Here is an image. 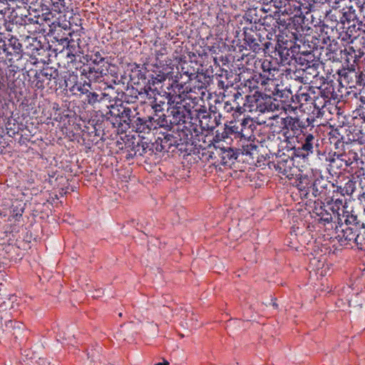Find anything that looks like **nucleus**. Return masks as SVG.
<instances>
[{
	"label": "nucleus",
	"instance_id": "nucleus-24",
	"mask_svg": "<svg viewBox=\"0 0 365 365\" xmlns=\"http://www.w3.org/2000/svg\"><path fill=\"white\" fill-rule=\"evenodd\" d=\"M291 131L292 130H287L285 128H283L282 127V130H280V133L282 134L283 137L284 138V140L287 143L290 142V139H292L295 134V132L291 133Z\"/></svg>",
	"mask_w": 365,
	"mask_h": 365
},
{
	"label": "nucleus",
	"instance_id": "nucleus-32",
	"mask_svg": "<svg viewBox=\"0 0 365 365\" xmlns=\"http://www.w3.org/2000/svg\"><path fill=\"white\" fill-rule=\"evenodd\" d=\"M278 52L281 56H286L289 55V50L287 48H283L279 46L278 48Z\"/></svg>",
	"mask_w": 365,
	"mask_h": 365
},
{
	"label": "nucleus",
	"instance_id": "nucleus-40",
	"mask_svg": "<svg viewBox=\"0 0 365 365\" xmlns=\"http://www.w3.org/2000/svg\"><path fill=\"white\" fill-rule=\"evenodd\" d=\"M155 365H169V362L168 361H164L163 363H158Z\"/></svg>",
	"mask_w": 365,
	"mask_h": 365
},
{
	"label": "nucleus",
	"instance_id": "nucleus-9",
	"mask_svg": "<svg viewBox=\"0 0 365 365\" xmlns=\"http://www.w3.org/2000/svg\"><path fill=\"white\" fill-rule=\"evenodd\" d=\"M279 123L283 128L292 130V132L297 130L299 126V120L291 116L280 118Z\"/></svg>",
	"mask_w": 365,
	"mask_h": 365
},
{
	"label": "nucleus",
	"instance_id": "nucleus-17",
	"mask_svg": "<svg viewBox=\"0 0 365 365\" xmlns=\"http://www.w3.org/2000/svg\"><path fill=\"white\" fill-rule=\"evenodd\" d=\"M133 127L135 128L136 132L143 133L145 132L146 129L150 130L148 126L145 125V121L141 118H137L136 120H133Z\"/></svg>",
	"mask_w": 365,
	"mask_h": 365
},
{
	"label": "nucleus",
	"instance_id": "nucleus-42",
	"mask_svg": "<svg viewBox=\"0 0 365 365\" xmlns=\"http://www.w3.org/2000/svg\"><path fill=\"white\" fill-rule=\"evenodd\" d=\"M9 324H10L11 326L12 325V322L11 321H9L8 322V324H6V326H8Z\"/></svg>",
	"mask_w": 365,
	"mask_h": 365
},
{
	"label": "nucleus",
	"instance_id": "nucleus-14",
	"mask_svg": "<svg viewBox=\"0 0 365 365\" xmlns=\"http://www.w3.org/2000/svg\"><path fill=\"white\" fill-rule=\"evenodd\" d=\"M58 76L57 70H53L51 68H43L39 73H36L34 76L35 78H46L47 80L51 81L52 78H56Z\"/></svg>",
	"mask_w": 365,
	"mask_h": 365
},
{
	"label": "nucleus",
	"instance_id": "nucleus-44",
	"mask_svg": "<svg viewBox=\"0 0 365 365\" xmlns=\"http://www.w3.org/2000/svg\"><path fill=\"white\" fill-rule=\"evenodd\" d=\"M278 118L277 115L273 116L272 118Z\"/></svg>",
	"mask_w": 365,
	"mask_h": 365
},
{
	"label": "nucleus",
	"instance_id": "nucleus-39",
	"mask_svg": "<svg viewBox=\"0 0 365 365\" xmlns=\"http://www.w3.org/2000/svg\"><path fill=\"white\" fill-rule=\"evenodd\" d=\"M74 56H75L73 53H68V54H67V57L69 58L71 61H73V58Z\"/></svg>",
	"mask_w": 365,
	"mask_h": 365
},
{
	"label": "nucleus",
	"instance_id": "nucleus-29",
	"mask_svg": "<svg viewBox=\"0 0 365 365\" xmlns=\"http://www.w3.org/2000/svg\"><path fill=\"white\" fill-rule=\"evenodd\" d=\"M105 63L104 58L103 57H101L98 53H96L95 54V58H93L92 60V63L93 65H97V64H101V63Z\"/></svg>",
	"mask_w": 365,
	"mask_h": 365
},
{
	"label": "nucleus",
	"instance_id": "nucleus-27",
	"mask_svg": "<svg viewBox=\"0 0 365 365\" xmlns=\"http://www.w3.org/2000/svg\"><path fill=\"white\" fill-rule=\"evenodd\" d=\"M157 88H153L150 86V84H146L143 88L139 92V95L143 96L144 93H150V92H157Z\"/></svg>",
	"mask_w": 365,
	"mask_h": 365
},
{
	"label": "nucleus",
	"instance_id": "nucleus-35",
	"mask_svg": "<svg viewBox=\"0 0 365 365\" xmlns=\"http://www.w3.org/2000/svg\"><path fill=\"white\" fill-rule=\"evenodd\" d=\"M35 79L36 80L35 86L37 88H44L43 79L42 78H35Z\"/></svg>",
	"mask_w": 365,
	"mask_h": 365
},
{
	"label": "nucleus",
	"instance_id": "nucleus-41",
	"mask_svg": "<svg viewBox=\"0 0 365 365\" xmlns=\"http://www.w3.org/2000/svg\"><path fill=\"white\" fill-rule=\"evenodd\" d=\"M318 1H319V2H322V3H324V2H327V3H328L329 5H330V4H331V0H318Z\"/></svg>",
	"mask_w": 365,
	"mask_h": 365
},
{
	"label": "nucleus",
	"instance_id": "nucleus-26",
	"mask_svg": "<svg viewBox=\"0 0 365 365\" xmlns=\"http://www.w3.org/2000/svg\"><path fill=\"white\" fill-rule=\"evenodd\" d=\"M259 81H261V76L257 78H254L250 81H247L245 86H248L250 88H255L257 87V84L259 83Z\"/></svg>",
	"mask_w": 365,
	"mask_h": 365
},
{
	"label": "nucleus",
	"instance_id": "nucleus-21",
	"mask_svg": "<svg viewBox=\"0 0 365 365\" xmlns=\"http://www.w3.org/2000/svg\"><path fill=\"white\" fill-rule=\"evenodd\" d=\"M325 99L322 98L314 96V98L312 100V103L313 104L314 107L317 110H320L323 108L325 106Z\"/></svg>",
	"mask_w": 365,
	"mask_h": 365
},
{
	"label": "nucleus",
	"instance_id": "nucleus-3",
	"mask_svg": "<svg viewBox=\"0 0 365 365\" xmlns=\"http://www.w3.org/2000/svg\"><path fill=\"white\" fill-rule=\"evenodd\" d=\"M272 98L259 95L258 96H248L247 97V103H244V106H248V110L252 111L255 110L259 113H265L269 111H274L277 110L279 105L276 104Z\"/></svg>",
	"mask_w": 365,
	"mask_h": 365
},
{
	"label": "nucleus",
	"instance_id": "nucleus-7",
	"mask_svg": "<svg viewBox=\"0 0 365 365\" xmlns=\"http://www.w3.org/2000/svg\"><path fill=\"white\" fill-rule=\"evenodd\" d=\"M220 151L222 165L231 164L237 158V153L231 148H220Z\"/></svg>",
	"mask_w": 365,
	"mask_h": 365
},
{
	"label": "nucleus",
	"instance_id": "nucleus-20",
	"mask_svg": "<svg viewBox=\"0 0 365 365\" xmlns=\"http://www.w3.org/2000/svg\"><path fill=\"white\" fill-rule=\"evenodd\" d=\"M123 106H120V108L118 106H111L109 112L107 113V115H110L111 117H115V120L119 119L120 113L122 111Z\"/></svg>",
	"mask_w": 365,
	"mask_h": 365
},
{
	"label": "nucleus",
	"instance_id": "nucleus-38",
	"mask_svg": "<svg viewBox=\"0 0 365 365\" xmlns=\"http://www.w3.org/2000/svg\"><path fill=\"white\" fill-rule=\"evenodd\" d=\"M173 138V136L170 134H168L165 136L164 139L162 140V142L168 143V141L171 140V139Z\"/></svg>",
	"mask_w": 365,
	"mask_h": 365
},
{
	"label": "nucleus",
	"instance_id": "nucleus-33",
	"mask_svg": "<svg viewBox=\"0 0 365 365\" xmlns=\"http://www.w3.org/2000/svg\"><path fill=\"white\" fill-rule=\"evenodd\" d=\"M160 79H159L158 77H152L151 79L148 80L147 84H150V86L153 88L156 83H160Z\"/></svg>",
	"mask_w": 365,
	"mask_h": 365
},
{
	"label": "nucleus",
	"instance_id": "nucleus-15",
	"mask_svg": "<svg viewBox=\"0 0 365 365\" xmlns=\"http://www.w3.org/2000/svg\"><path fill=\"white\" fill-rule=\"evenodd\" d=\"M84 71L88 73L89 78H98V75H103L104 73V69L102 68V66H100V64L93 66L90 65L87 69H84Z\"/></svg>",
	"mask_w": 365,
	"mask_h": 365
},
{
	"label": "nucleus",
	"instance_id": "nucleus-8",
	"mask_svg": "<svg viewBox=\"0 0 365 365\" xmlns=\"http://www.w3.org/2000/svg\"><path fill=\"white\" fill-rule=\"evenodd\" d=\"M363 234H356L353 232L352 227H347L343 230V237L347 241L354 240L356 245H362V241L365 240L363 237L365 235V229Z\"/></svg>",
	"mask_w": 365,
	"mask_h": 365
},
{
	"label": "nucleus",
	"instance_id": "nucleus-13",
	"mask_svg": "<svg viewBox=\"0 0 365 365\" xmlns=\"http://www.w3.org/2000/svg\"><path fill=\"white\" fill-rule=\"evenodd\" d=\"M314 61H316L314 55L310 52L301 53L296 57V62L303 68L307 67Z\"/></svg>",
	"mask_w": 365,
	"mask_h": 365
},
{
	"label": "nucleus",
	"instance_id": "nucleus-16",
	"mask_svg": "<svg viewBox=\"0 0 365 365\" xmlns=\"http://www.w3.org/2000/svg\"><path fill=\"white\" fill-rule=\"evenodd\" d=\"M241 129L240 130H237L238 128H236V132L241 134L242 137H245L247 134V130L250 129L252 130L251 127L253 125L252 121L250 118H245L240 123Z\"/></svg>",
	"mask_w": 365,
	"mask_h": 365
},
{
	"label": "nucleus",
	"instance_id": "nucleus-1",
	"mask_svg": "<svg viewBox=\"0 0 365 365\" xmlns=\"http://www.w3.org/2000/svg\"><path fill=\"white\" fill-rule=\"evenodd\" d=\"M269 63L267 66L263 63L262 68L264 70V75L261 76L260 85L262 90L264 91L262 95L272 98L274 101H277V98L283 100L288 98L289 94L291 93L289 90H286L283 88V85L279 83V80L273 78L274 74L272 71H275V69H272L269 67Z\"/></svg>",
	"mask_w": 365,
	"mask_h": 365
},
{
	"label": "nucleus",
	"instance_id": "nucleus-4",
	"mask_svg": "<svg viewBox=\"0 0 365 365\" xmlns=\"http://www.w3.org/2000/svg\"><path fill=\"white\" fill-rule=\"evenodd\" d=\"M319 66V61L316 60L312 63L309 64V66L307 67L299 68V69L296 70L293 73L294 78L296 80H299L301 83H307L312 78L318 76Z\"/></svg>",
	"mask_w": 365,
	"mask_h": 365
},
{
	"label": "nucleus",
	"instance_id": "nucleus-25",
	"mask_svg": "<svg viewBox=\"0 0 365 365\" xmlns=\"http://www.w3.org/2000/svg\"><path fill=\"white\" fill-rule=\"evenodd\" d=\"M151 103L152 108L154 109L155 112H160L163 110V106L165 104L164 101H158V98H155V100H153Z\"/></svg>",
	"mask_w": 365,
	"mask_h": 365
},
{
	"label": "nucleus",
	"instance_id": "nucleus-12",
	"mask_svg": "<svg viewBox=\"0 0 365 365\" xmlns=\"http://www.w3.org/2000/svg\"><path fill=\"white\" fill-rule=\"evenodd\" d=\"M247 96H246V98ZM233 98H234V99H233L232 103L235 104V106L236 107V110L238 113H242L246 111L247 108L248 109V106L243 105L244 103H247V98L245 100H244L241 92H240L239 91H237L233 94Z\"/></svg>",
	"mask_w": 365,
	"mask_h": 365
},
{
	"label": "nucleus",
	"instance_id": "nucleus-10",
	"mask_svg": "<svg viewBox=\"0 0 365 365\" xmlns=\"http://www.w3.org/2000/svg\"><path fill=\"white\" fill-rule=\"evenodd\" d=\"M314 137L312 134H308L305 135V139L304 143L302 145V153L301 155L302 157L308 156L310 153H313L314 145Z\"/></svg>",
	"mask_w": 365,
	"mask_h": 365
},
{
	"label": "nucleus",
	"instance_id": "nucleus-22",
	"mask_svg": "<svg viewBox=\"0 0 365 365\" xmlns=\"http://www.w3.org/2000/svg\"><path fill=\"white\" fill-rule=\"evenodd\" d=\"M155 122H156L157 125H158L160 127H163V128H170V127L171 123L168 122V120L166 118V115L164 114L163 115L159 116V118L155 120Z\"/></svg>",
	"mask_w": 365,
	"mask_h": 365
},
{
	"label": "nucleus",
	"instance_id": "nucleus-43",
	"mask_svg": "<svg viewBox=\"0 0 365 365\" xmlns=\"http://www.w3.org/2000/svg\"><path fill=\"white\" fill-rule=\"evenodd\" d=\"M346 16V13L345 12V13H344V16L346 19H348V18H347Z\"/></svg>",
	"mask_w": 365,
	"mask_h": 365
},
{
	"label": "nucleus",
	"instance_id": "nucleus-19",
	"mask_svg": "<svg viewBox=\"0 0 365 365\" xmlns=\"http://www.w3.org/2000/svg\"><path fill=\"white\" fill-rule=\"evenodd\" d=\"M257 146L252 143H249L242 147V153L244 155L253 156L257 151Z\"/></svg>",
	"mask_w": 365,
	"mask_h": 365
},
{
	"label": "nucleus",
	"instance_id": "nucleus-5",
	"mask_svg": "<svg viewBox=\"0 0 365 365\" xmlns=\"http://www.w3.org/2000/svg\"><path fill=\"white\" fill-rule=\"evenodd\" d=\"M339 75L340 83H344L346 86L354 87V83L359 82L360 76L354 70L343 69L339 71Z\"/></svg>",
	"mask_w": 365,
	"mask_h": 365
},
{
	"label": "nucleus",
	"instance_id": "nucleus-23",
	"mask_svg": "<svg viewBox=\"0 0 365 365\" xmlns=\"http://www.w3.org/2000/svg\"><path fill=\"white\" fill-rule=\"evenodd\" d=\"M245 40L248 43V44L253 48L255 50L259 47L257 41L250 34L245 33Z\"/></svg>",
	"mask_w": 365,
	"mask_h": 365
},
{
	"label": "nucleus",
	"instance_id": "nucleus-28",
	"mask_svg": "<svg viewBox=\"0 0 365 365\" xmlns=\"http://www.w3.org/2000/svg\"><path fill=\"white\" fill-rule=\"evenodd\" d=\"M236 110V107L235 104L232 103H230L229 101H227L224 104V110L227 113H230L234 110Z\"/></svg>",
	"mask_w": 365,
	"mask_h": 365
},
{
	"label": "nucleus",
	"instance_id": "nucleus-18",
	"mask_svg": "<svg viewBox=\"0 0 365 365\" xmlns=\"http://www.w3.org/2000/svg\"><path fill=\"white\" fill-rule=\"evenodd\" d=\"M101 96H102L101 97V98H99V95L98 93H96L95 92H90L87 95L88 103L89 104H94L96 102H98L101 100H103V99L106 98L107 97H108L109 96V93H102Z\"/></svg>",
	"mask_w": 365,
	"mask_h": 365
},
{
	"label": "nucleus",
	"instance_id": "nucleus-11",
	"mask_svg": "<svg viewBox=\"0 0 365 365\" xmlns=\"http://www.w3.org/2000/svg\"><path fill=\"white\" fill-rule=\"evenodd\" d=\"M134 116L133 115V111L128 108H122V111L120 113V115L119 119H116L115 123L120 125H123V123H125L127 125H130L133 123ZM115 124V123H113Z\"/></svg>",
	"mask_w": 365,
	"mask_h": 365
},
{
	"label": "nucleus",
	"instance_id": "nucleus-31",
	"mask_svg": "<svg viewBox=\"0 0 365 365\" xmlns=\"http://www.w3.org/2000/svg\"><path fill=\"white\" fill-rule=\"evenodd\" d=\"M158 95L160 96V94L158 93V92H148V93H144L143 94V96H141L142 98L143 97H146L148 99H153V100H155L156 98V95Z\"/></svg>",
	"mask_w": 365,
	"mask_h": 365
},
{
	"label": "nucleus",
	"instance_id": "nucleus-6",
	"mask_svg": "<svg viewBox=\"0 0 365 365\" xmlns=\"http://www.w3.org/2000/svg\"><path fill=\"white\" fill-rule=\"evenodd\" d=\"M315 92L313 88L309 87L308 88H300L295 95V98L297 103L303 105L309 101H312L314 98Z\"/></svg>",
	"mask_w": 365,
	"mask_h": 365
},
{
	"label": "nucleus",
	"instance_id": "nucleus-36",
	"mask_svg": "<svg viewBox=\"0 0 365 365\" xmlns=\"http://www.w3.org/2000/svg\"><path fill=\"white\" fill-rule=\"evenodd\" d=\"M37 364L38 365H50V362H48L46 359L43 358H39Z\"/></svg>",
	"mask_w": 365,
	"mask_h": 365
},
{
	"label": "nucleus",
	"instance_id": "nucleus-30",
	"mask_svg": "<svg viewBox=\"0 0 365 365\" xmlns=\"http://www.w3.org/2000/svg\"><path fill=\"white\" fill-rule=\"evenodd\" d=\"M90 88H91L90 83H84L78 88V91L82 93H85V94L88 95L90 93V91H89Z\"/></svg>",
	"mask_w": 365,
	"mask_h": 365
},
{
	"label": "nucleus",
	"instance_id": "nucleus-2",
	"mask_svg": "<svg viewBox=\"0 0 365 365\" xmlns=\"http://www.w3.org/2000/svg\"><path fill=\"white\" fill-rule=\"evenodd\" d=\"M169 107L168 111L173 116V123L175 124L185 123L188 118H192L191 106L186 100L182 99L180 95H168Z\"/></svg>",
	"mask_w": 365,
	"mask_h": 365
},
{
	"label": "nucleus",
	"instance_id": "nucleus-37",
	"mask_svg": "<svg viewBox=\"0 0 365 365\" xmlns=\"http://www.w3.org/2000/svg\"><path fill=\"white\" fill-rule=\"evenodd\" d=\"M323 220L327 222H330L332 220V217L330 214H327L325 217H322Z\"/></svg>",
	"mask_w": 365,
	"mask_h": 365
},
{
	"label": "nucleus",
	"instance_id": "nucleus-34",
	"mask_svg": "<svg viewBox=\"0 0 365 365\" xmlns=\"http://www.w3.org/2000/svg\"><path fill=\"white\" fill-rule=\"evenodd\" d=\"M160 79H159L158 77H152L151 79L148 80L147 84H150V86L153 88L156 83H160Z\"/></svg>",
	"mask_w": 365,
	"mask_h": 365
}]
</instances>
